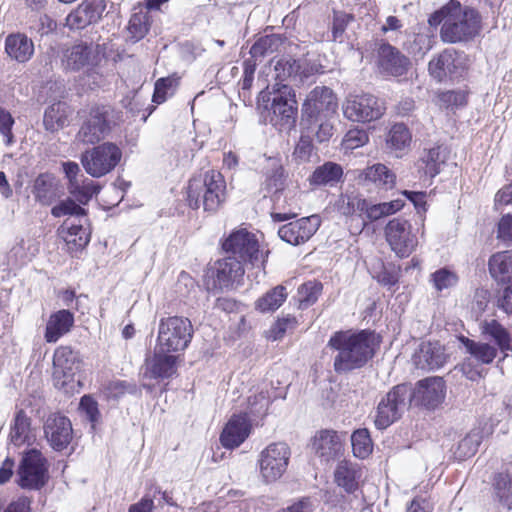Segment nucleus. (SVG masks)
<instances>
[{"label":"nucleus","mask_w":512,"mask_h":512,"mask_svg":"<svg viewBox=\"0 0 512 512\" xmlns=\"http://www.w3.org/2000/svg\"><path fill=\"white\" fill-rule=\"evenodd\" d=\"M430 26L442 23L440 37L445 43L467 42L481 31V16L477 10L462 6L460 2L451 0L428 19Z\"/></svg>","instance_id":"obj_1"},{"label":"nucleus","mask_w":512,"mask_h":512,"mask_svg":"<svg viewBox=\"0 0 512 512\" xmlns=\"http://www.w3.org/2000/svg\"><path fill=\"white\" fill-rule=\"evenodd\" d=\"M375 344V334L367 330L334 333L328 342V346L337 351L334 370L337 373H347L363 367L373 357Z\"/></svg>","instance_id":"obj_2"},{"label":"nucleus","mask_w":512,"mask_h":512,"mask_svg":"<svg viewBox=\"0 0 512 512\" xmlns=\"http://www.w3.org/2000/svg\"><path fill=\"white\" fill-rule=\"evenodd\" d=\"M338 102L333 91L325 86H317L307 95L302 105L301 127L317 133V141H328L334 131V118Z\"/></svg>","instance_id":"obj_3"},{"label":"nucleus","mask_w":512,"mask_h":512,"mask_svg":"<svg viewBox=\"0 0 512 512\" xmlns=\"http://www.w3.org/2000/svg\"><path fill=\"white\" fill-rule=\"evenodd\" d=\"M81 119L76 140L96 144L103 140L120 120V113L110 105H93L78 112Z\"/></svg>","instance_id":"obj_4"},{"label":"nucleus","mask_w":512,"mask_h":512,"mask_svg":"<svg viewBox=\"0 0 512 512\" xmlns=\"http://www.w3.org/2000/svg\"><path fill=\"white\" fill-rule=\"evenodd\" d=\"M225 181L220 172L211 170L204 177H194L187 187V201L192 209L203 205L205 211H216L225 197Z\"/></svg>","instance_id":"obj_5"},{"label":"nucleus","mask_w":512,"mask_h":512,"mask_svg":"<svg viewBox=\"0 0 512 512\" xmlns=\"http://www.w3.org/2000/svg\"><path fill=\"white\" fill-rule=\"evenodd\" d=\"M270 105V122L279 129H290L296 121L297 106L294 95L287 85H282L277 91L263 90L258 96V105L268 109Z\"/></svg>","instance_id":"obj_6"},{"label":"nucleus","mask_w":512,"mask_h":512,"mask_svg":"<svg viewBox=\"0 0 512 512\" xmlns=\"http://www.w3.org/2000/svg\"><path fill=\"white\" fill-rule=\"evenodd\" d=\"M191 321L182 316L162 318L158 326L157 347L172 353L184 351L193 337Z\"/></svg>","instance_id":"obj_7"},{"label":"nucleus","mask_w":512,"mask_h":512,"mask_svg":"<svg viewBox=\"0 0 512 512\" xmlns=\"http://www.w3.org/2000/svg\"><path fill=\"white\" fill-rule=\"evenodd\" d=\"M410 404V387L406 384L394 386L378 403L374 424L384 430L400 419Z\"/></svg>","instance_id":"obj_8"},{"label":"nucleus","mask_w":512,"mask_h":512,"mask_svg":"<svg viewBox=\"0 0 512 512\" xmlns=\"http://www.w3.org/2000/svg\"><path fill=\"white\" fill-rule=\"evenodd\" d=\"M121 157L119 147L106 142L86 150L81 155V164L90 176L100 178L110 173L120 162Z\"/></svg>","instance_id":"obj_9"},{"label":"nucleus","mask_w":512,"mask_h":512,"mask_svg":"<svg viewBox=\"0 0 512 512\" xmlns=\"http://www.w3.org/2000/svg\"><path fill=\"white\" fill-rule=\"evenodd\" d=\"M342 111L346 119L366 123L380 119L385 106L383 101L372 94H349L342 104Z\"/></svg>","instance_id":"obj_10"},{"label":"nucleus","mask_w":512,"mask_h":512,"mask_svg":"<svg viewBox=\"0 0 512 512\" xmlns=\"http://www.w3.org/2000/svg\"><path fill=\"white\" fill-rule=\"evenodd\" d=\"M100 61L99 52L92 44H76L63 53L62 65L66 71L84 70L89 77L93 78V84H99L101 76L96 71Z\"/></svg>","instance_id":"obj_11"},{"label":"nucleus","mask_w":512,"mask_h":512,"mask_svg":"<svg viewBox=\"0 0 512 512\" xmlns=\"http://www.w3.org/2000/svg\"><path fill=\"white\" fill-rule=\"evenodd\" d=\"M291 456L290 447L284 442H275L261 451L258 464L262 479L275 482L286 472Z\"/></svg>","instance_id":"obj_12"},{"label":"nucleus","mask_w":512,"mask_h":512,"mask_svg":"<svg viewBox=\"0 0 512 512\" xmlns=\"http://www.w3.org/2000/svg\"><path fill=\"white\" fill-rule=\"evenodd\" d=\"M223 249L229 253V257H236L241 264L250 263L258 266L263 263L262 254L259 251L258 240L255 235L245 229L233 232L223 243Z\"/></svg>","instance_id":"obj_13"},{"label":"nucleus","mask_w":512,"mask_h":512,"mask_svg":"<svg viewBox=\"0 0 512 512\" xmlns=\"http://www.w3.org/2000/svg\"><path fill=\"white\" fill-rule=\"evenodd\" d=\"M385 237L391 250L401 258L412 254L418 245L411 223L403 218H394L387 223Z\"/></svg>","instance_id":"obj_14"},{"label":"nucleus","mask_w":512,"mask_h":512,"mask_svg":"<svg viewBox=\"0 0 512 512\" xmlns=\"http://www.w3.org/2000/svg\"><path fill=\"white\" fill-rule=\"evenodd\" d=\"M18 484L22 488L39 489L47 480V461L37 449L23 454L18 468Z\"/></svg>","instance_id":"obj_15"},{"label":"nucleus","mask_w":512,"mask_h":512,"mask_svg":"<svg viewBox=\"0 0 512 512\" xmlns=\"http://www.w3.org/2000/svg\"><path fill=\"white\" fill-rule=\"evenodd\" d=\"M245 270L241 260L236 257H226L216 261L207 271L208 287L212 289H224L239 284Z\"/></svg>","instance_id":"obj_16"},{"label":"nucleus","mask_w":512,"mask_h":512,"mask_svg":"<svg viewBox=\"0 0 512 512\" xmlns=\"http://www.w3.org/2000/svg\"><path fill=\"white\" fill-rule=\"evenodd\" d=\"M446 397V384L443 378L433 376L419 380L413 390L410 389V403L434 410Z\"/></svg>","instance_id":"obj_17"},{"label":"nucleus","mask_w":512,"mask_h":512,"mask_svg":"<svg viewBox=\"0 0 512 512\" xmlns=\"http://www.w3.org/2000/svg\"><path fill=\"white\" fill-rule=\"evenodd\" d=\"M465 69V56L454 49H446L430 60L429 74L438 82L453 79Z\"/></svg>","instance_id":"obj_18"},{"label":"nucleus","mask_w":512,"mask_h":512,"mask_svg":"<svg viewBox=\"0 0 512 512\" xmlns=\"http://www.w3.org/2000/svg\"><path fill=\"white\" fill-rule=\"evenodd\" d=\"M320 224L321 220L318 215L302 217L281 226L278 230V235L283 241L291 245H301L316 233Z\"/></svg>","instance_id":"obj_19"},{"label":"nucleus","mask_w":512,"mask_h":512,"mask_svg":"<svg viewBox=\"0 0 512 512\" xmlns=\"http://www.w3.org/2000/svg\"><path fill=\"white\" fill-rule=\"evenodd\" d=\"M106 9L105 0H83L66 17V26L71 30H81L97 23Z\"/></svg>","instance_id":"obj_20"},{"label":"nucleus","mask_w":512,"mask_h":512,"mask_svg":"<svg viewBox=\"0 0 512 512\" xmlns=\"http://www.w3.org/2000/svg\"><path fill=\"white\" fill-rule=\"evenodd\" d=\"M80 369L76 353L67 346L58 347L53 356V377L57 386L64 387L73 381Z\"/></svg>","instance_id":"obj_21"},{"label":"nucleus","mask_w":512,"mask_h":512,"mask_svg":"<svg viewBox=\"0 0 512 512\" xmlns=\"http://www.w3.org/2000/svg\"><path fill=\"white\" fill-rule=\"evenodd\" d=\"M44 433L50 446L56 451L66 449L73 438L70 420L59 414H53L47 418Z\"/></svg>","instance_id":"obj_22"},{"label":"nucleus","mask_w":512,"mask_h":512,"mask_svg":"<svg viewBox=\"0 0 512 512\" xmlns=\"http://www.w3.org/2000/svg\"><path fill=\"white\" fill-rule=\"evenodd\" d=\"M155 347L153 356L145 361L144 376L151 379H169L177 372L178 356Z\"/></svg>","instance_id":"obj_23"},{"label":"nucleus","mask_w":512,"mask_h":512,"mask_svg":"<svg viewBox=\"0 0 512 512\" xmlns=\"http://www.w3.org/2000/svg\"><path fill=\"white\" fill-rule=\"evenodd\" d=\"M378 66L382 74L400 77L408 71L410 61L398 49L384 43L378 50Z\"/></svg>","instance_id":"obj_24"},{"label":"nucleus","mask_w":512,"mask_h":512,"mask_svg":"<svg viewBox=\"0 0 512 512\" xmlns=\"http://www.w3.org/2000/svg\"><path fill=\"white\" fill-rule=\"evenodd\" d=\"M448 356L439 342H423L412 357L413 364L418 369L435 370L444 366Z\"/></svg>","instance_id":"obj_25"},{"label":"nucleus","mask_w":512,"mask_h":512,"mask_svg":"<svg viewBox=\"0 0 512 512\" xmlns=\"http://www.w3.org/2000/svg\"><path fill=\"white\" fill-rule=\"evenodd\" d=\"M250 432L251 425L247 416L233 415L220 435V442L225 448L233 449L240 446Z\"/></svg>","instance_id":"obj_26"},{"label":"nucleus","mask_w":512,"mask_h":512,"mask_svg":"<svg viewBox=\"0 0 512 512\" xmlns=\"http://www.w3.org/2000/svg\"><path fill=\"white\" fill-rule=\"evenodd\" d=\"M313 449L324 461L334 459L343 451L342 436L333 430H322L314 438Z\"/></svg>","instance_id":"obj_27"},{"label":"nucleus","mask_w":512,"mask_h":512,"mask_svg":"<svg viewBox=\"0 0 512 512\" xmlns=\"http://www.w3.org/2000/svg\"><path fill=\"white\" fill-rule=\"evenodd\" d=\"M479 329L483 338L495 342L504 357L509 356V351H512V337L504 326L495 319H484L480 322Z\"/></svg>","instance_id":"obj_28"},{"label":"nucleus","mask_w":512,"mask_h":512,"mask_svg":"<svg viewBox=\"0 0 512 512\" xmlns=\"http://www.w3.org/2000/svg\"><path fill=\"white\" fill-rule=\"evenodd\" d=\"M74 324V315L66 309L52 313L46 323L44 339L47 343L57 342L67 334Z\"/></svg>","instance_id":"obj_29"},{"label":"nucleus","mask_w":512,"mask_h":512,"mask_svg":"<svg viewBox=\"0 0 512 512\" xmlns=\"http://www.w3.org/2000/svg\"><path fill=\"white\" fill-rule=\"evenodd\" d=\"M5 53L18 63H25L34 54V43L25 34H10L5 39Z\"/></svg>","instance_id":"obj_30"},{"label":"nucleus","mask_w":512,"mask_h":512,"mask_svg":"<svg viewBox=\"0 0 512 512\" xmlns=\"http://www.w3.org/2000/svg\"><path fill=\"white\" fill-rule=\"evenodd\" d=\"M359 181L387 190L394 187L396 175L386 165L377 163L364 169L359 175Z\"/></svg>","instance_id":"obj_31"},{"label":"nucleus","mask_w":512,"mask_h":512,"mask_svg":"<svg viewBox=\"0 0 512 512\" xmlns=\"http://www.w3.org/2000/svg\"><path fill=\"white\" fill-rule=\"evenodd\" d=\"M284 185V169L280 164L273 163L271 169H269L266 173L265 180L261 186V191L263 192L264 197H266L268 194H272V201L274 203L273 208L275 210L285 209L284 206L279 204L281 193L284 190Z\"/></svg>","instance_id":"obj_32"},{"label":"nucleus","mask_w":512,"mask_h":512,"mask_svg":"<svg viewBox=\"0 0 512 512\" xmlns=\"http://www.w3.org/2000/svg\"><path fill=\"white\" fill-rule=\"evenodd\" d=\"M446 160L447 151L442 146L424 150L417 163L418 171L426 177L433 178L440 173Z\"/></svg>","instance_id":"obj_33"},{"label":"nucleus","mask_w":512,"mask_h":512,"mask_svg":"<svg viewBox=\"0 0 512 512\" xmlns=\"http://www.w3.org/2000/svg\"><path fill=\"white\" fill-rule=\"evenodd\" d=\"M361 476L358 466L346 460L339 462L334 471L336 484L347 493H354L358 489Z\"/></svg>","instance_id":"obj_34"},{"label":"nucleus","mask_w":512,"mask_h":512,"mask_svg":"<svg viewBox=\"0 0 512 512\" xmlns=\"http://www.w3.org/2000/svg\"><path fill=\"white\" fill-rule=\"evenodd\" d=\"M34 437L30 418L23 410H19L15 414L10 429L9 438L11 443L19 447L24 444H30Z\"/></svg>","instance_id":"obj_35"},{"label":"nucleus","mask_w":512,"mask_h":512,"mask_svg":"<svg viewBox=\"0 0 512 512\" xmlns=\"http://www.w3.org/2000/svg\"><path fill=\"white\" fill-rule=\"evenodd\" d=\"M360 205V216L370 222L394 214L403 207L400 200L373 204L365 199L364 202H360Z\"/></svg>","instance_id":"obj_36"},{"label":"nucleus","mask_w":512,"mask_h":512,"mask_svg":"<svg viewBox=\"0 0 512 512\" xmlns=\"http://www.w3.org/2000/svg\"><path fill=\"white\" fill-rule=\"evenodd\" d=\"M343 176L341 165L334 162H326L318 166L309 177L311 185L315 186H334Z\"/></svg>","instance_id":"obj_37"},{"label":"nucleus","mask_w":512,"mask_h":512,"mask_svg":"<svg viewBox=\"0 0 512 512\" xmlns=\"http://www.w3.org/2000/svg\"><path fill=\"white\" fill-rule=\"evenodd\" d=\"M488 264L493 278L503 283L510 282L512 278V250L493 254Z\"/></svg>","instance_id":"obj_38"},{"label":"nucleus","mask_w":512,"mask_h":512,"mask_svg":"<svg viewBox=\"0 0 512 512\" xmlns=\"http://www.w3.org/2000/svg\"><path fill=\"white\" fill-rule=\"evenodd\" d=\"M68 115L69 110L66 103L57 102L49 106L43 119L46 130L55 132L62 129L67 124Z\"/></svg>","instance_id":"obj_39"},{"label":"nucleus","mask_w":512,"mask_h":512,"mask_svg":"<svg viewBox=\"0 0 512 512\" xmlns=\"http://www.w3.org/2000/svg\"><path fill=\"white\" fill-rule=\"evenodd\" d=\"M60 234L71 251L83 249L90 241L89 233L81 224H70L66 229L62 227Z\"/></svg>","instance_id":"obj_40"},{"label":"nucleus","mask_w":512,"mask_h":512,"mask_svg":"<svg viewBox=\"0 0 512 512\" xmlns=\"http://www.w3.org/2000/svg\"><path fill=\"white\" fill-rule=\"evenodd\" d=\"M287 296L286 288L278 285L260 297L255 303V308L262 313L273 312L283 304Z\"/></svg>","instance_id":"obj_41"},{"label":"nucleus","mask_w":512,"mask_h":512,"mask_svg":"<svg viewBox=\"0 0 512 512\" xmlns=\"http://www.w3.org/2000/svg\"><path fill=\"white\" fill-rule=\"evenodd\" d=\"M410 142L411 134L404 124L397 123L391 127L386 139L388 149L401 152L410 145Z\"/></svg>","instance_id":"obj_42"},{"label":"nucleus","mask_w":512,"mask_h":512,"mask_svg":"<svg viewBox=\"0 0 512 512\" xmlns=\"http://www.w3.org/2000/svg\"><path fill=\"white\" fill-rule=\"evenodd\" d=\"M461 341L468 352L483 364L492 363L497 356V349L488 343L475 342L465 337H462Z\"/></svg>","instance_id":"obj_43"},{"label":"nucleus","mask_w":512,"mask_h":512,"mask_svg":"<svg viewBox=\"0 0 512 512\" xmlns=\"http://www.w3.org/2000/svg\"><path fill=\"white\" fill-rule=\"evenodd\" d=\"M351 444L354 456L360 459L367 458L373 449L372 440L367 429H358L351 435Z\"/></svg>","instance_id":"obj_44"},{"label":"nucleus","mask_w":512,"mask_h":512,"mask_svg":"<svg viewBox=\"0 0 512 512\" xmlns=\"http://www.w3.org/2000/svg\"><path fill=\"white\" fill-rule=\"evenodd\" d=\"M322 284L320 282H307L298 288L297 301L299 309H306L312 306L322 292Z\"/></svg>","instance_id":"obj_45"},{"label":"nucleus","mask_w":512,"mask_h":512,"mask_svg":"<svg viewBox=\"0 0 512 512\" xmlns=\"http://www.w3.org/2000/svg\"><path fill=\"white\" fill-rule=\"evenodd\" d=\"M149 30L148 15L143 12L134 13L127 26V38L133 43L138 42Z\"/></svg>","instance_id":"obj_46"},{"label":"nucleus","mask_w":512,"mask_h":512,"mask_svg":"<svg viewBox=\"0 0 512 512\" xmlns=\"http://www.w3.org/2000/svg\"><path fill=\"white\" fill-rule=\"evenodd\" d=\"M69 193L78 201L80 204H87L94 194L99 192V187L89 179L80 180L74 182L72 185H68Z\"/></svg>","instance_id":"obj_47"},{"label":"nucleus","mask_w":512,"mask_h":512,"mask_svg":"<svg viewBox=\"0 0 512 512\" xmlns=\"http://www.w3.org/2000/svg\"><path fill=\"white\" fill-rule=\"evenodd\" d=\"M53 178L48 174H40L34 181L33 194L42 204H48L53 197Z\"/></svg>","instance_id":"obj_48"},{"label":"nucleus","mask_w":512,"mask_h":512,"mask_svg":"<svg viewBox=\"0 0 512 512\" xmlns=\"http://www.w3.org/2000/svg\"><path fill=\"white\" fill-rule=\"evenodd\" d=\"M496 496L508 509H512V475L499 474L494 483Z\"/></svg>","instance_id":"obj_49"},{"label":"nucleus","mask_w":512,"mask_h":512,"mask_svg":"<svg viewBox=\"0 0 512 512\" xmlns=\"http://www.w3.org/2000/svg\"><path fill=\"white\" fill-rule=\"evenodd\" d=\"M301 128L302 133L295 147L294 156L301 161H307L309 160L313 151V137L317 139V133L314 131H310L309 129H306L305 127Z\"/></svg>","instance_id":"obj_50"},{"label":"nucleus","mask_w":512,"mask_h":512,"mask_svg":"<svg viewBox=\"0 0 512 512\" xmlns=\"http://www.w3.org/2000/svg\"><path fill=\"white\" fill-rule=\"evenodd\" d=\"M301 65L299 61L293 58H282L278 60L274 66L275 78L280 82L296 76L300 71Z\"/></svg>","instance_id":"obj_51"},{"label":"nucleus","mask_w":512,"mask_h":512,"mask_svg":"<svg viewBox=\"0 0 512 512\" xmlns=\"http://www.w3.org/2000/svg\"><path fill=\"white\" fill-rule=\"evenodd\" d=\"M480 443V433L472 431L458 443L456 454L461 459L473 456L477 452Z\"/></svg>","instance_id":"obj_52"},{"label":"nucleus","mask_w":512,"mask_h":512,"mask_svg":"<svg viewBox=\"0 0 512 512\" xmlns=\"http://www.w3.org/2000/svg\"><path fill=\"white\" fill-rule=\"evenodd\" d=\"M279 43L276 35H266L258 39L250 48L252 58L264 57L268 53H272Z\"/></svg>","instance_id":"obj_53"},{"label":"nucleus","mask_w":512,"mask_h":512,"mask_svg":"<svg viewBox=\"0 0 512 512\" xmlns=\"http://www.w3.org/2000/svg\"><path fill=\"white\" fill-rule=\"evenodd\" d=\"M431 281L434 288L440 292L456 285L458 277L454 272L441 268L431 274Z\"/></svg>","instance_id":"obj_54"},{"label":"nucleus","mask_w":512,"mask_h":512,"mask_svg":"<svg viewBox=\"0 0 512 512\" xmlns=\"http://www.w3.org/2000/svg\"><path fill=\"white\" fill-rule=\"evenodd\" d=\"M369 141V135L364 129H350L344 136L343 146L345 149L354 150L362 147Z\"/></svg>","instance_id":"obj_55"},{"label":"nucleus","mask_w":512,"mask_h":512,"mask_svg":"<svg viewBox=\"0 0 512 512\" xmlns=\"http://www.w3.org/2000/svg\"><path fill=\"white\" fill-rule=\"evenodd\" d=\"M297 320L293 316L278 319L269 329L268 338L277 341L283 338L287 330L295 328Z\"/></svg>","instance_id":"obj_56"},{"label":"nucleus","mask_w":512,"mask_h":512,"mask_svg":"<svg viewBox=\"0 0 512 512\" xmlns=\"http://www.w3.org/2000/svg\"><path fill=\"white\" fill-rule=\"evenodd\" d=\"M176 80L172 77L160 78L155 83L153 102L161 104L166 101L169 95L173 94V87Z\"/></svg>","instance_id":"obj_57"},{"label":"nucleus","mask_w":512,"mask_h":512,"mask_svg":"<svg viewBox=\"0 0 512 512\" xmlns=\"http://www.w3.org/2000/svg\"><path fill=\"white\" fill-rule=\"evenodd\" d=\"M51 213L54 217H63L66 215L83 216L85 210L72 199H66L55 205Z\"/></svg>","instance_id":"obj_58"},{"label":"nucleus","mask_w":512,"mask_h":512,"mask_svg":"<svg viewBox=\"0 0 512 512\" xmlns=\"http://www.w3.org/2000/svg\"><path fill=\"white\" fill-rule=\"evenodd\" d=\"M269 406V398L259 393L248 398V413L251 416H264Z\"/></svg>","instance_id":"obj_59"},{"label":"nucleus","mask_w":512,"mask_h":512,"mask_svg":"<svg viewBox=\"0 0 512 512\" xmlns=\"http://www.w3.org/2000/svg\"><path fill=\"white\" fill-rule=\"evenodd\" d=\"M496 306L506 314H512V283L499 288L495 294Z\"/></svg>","instance_id":"obj_60"},{"label":"nucleus","mask_w":512,"mask_h":512,"mask_svg":"<svg viewBox=\"0 0 512 512\" xmlns=\"http://www.w3.org/2000/svg\"><path fill=\"white\" fill-rule=\"evenodd\" d=\"M439 105L441 107H459L466 104V95L462 91H445L438 95Z\"/></svg>","instance_id":"obj_61"},{"label":"nucleus","mask_w":512,"mask_h":512,"mask_svg":"<svg viewBox=\"0 0 512 512\" xmlns=\"http://www.w3.org/2000/svg\"><path fill=\"white\" fill-rule=\"evenodd\" d=\"M431 49L430 39L427 35L416 34L409 43L408 51L414 56L423 57Z\"/></svg>","instance_id":"obj_62"},{"label":"nucleus","mask_w":512,"mask_h":512,"mask_svg":"<svg viewBox=\"0 0 512 512\" xmlns=\"http://www.w3.org/2000/svg\"><path fill=\"white\" fill-rule=\"evenodd\" d=\"M364 200L357 196L342 195L339 199V209L344 215L360 213V202H364Z\"/></svg>","instance_id":"obj_63"},{"label":"nucleus","mask_w":512,"mask_h":512,"mask_svg":"<svg viewBox=\"0 0 512 512\" xmlns=\"http://www.w3.org/2000/svg\"><path fill=\"white\" fill-rule=\"evenodd\" d=\"M497 238L506 244H512V214H506L500 219Z\"/></svg>","instance_id":"obj_64"}]
</instances>
